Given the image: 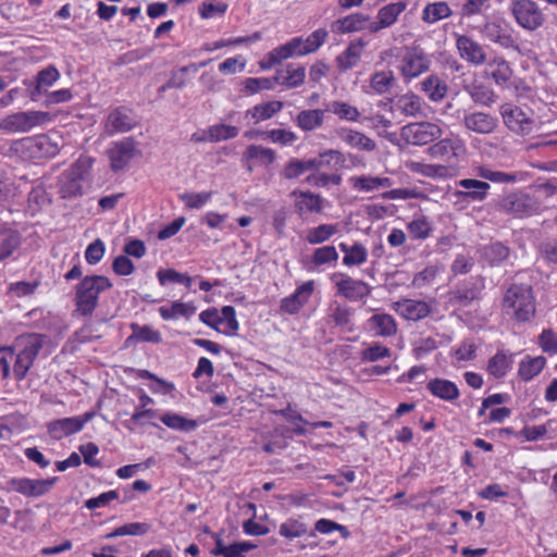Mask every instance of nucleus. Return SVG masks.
I'll return each instance as SVG.
<instances>
[{"instance_id": "f257e3e1", "label": "nucleus", "mask_w": 557, "mask_h": 557, "mask_svg": "<svg viewBox=\"0 0 557 557\" xmlns=\"http://www.w3.org/2000/svg\"><path fill=\"white\" fill-rule=\"evenodd\" d=\"M63 147V138L57 133L41 134L23 138L14 144V149L25 159L52 158Z\"/></svg>"}, {"instance_id": "f03ea898", "label": "nucleus", "mask_w": 557, "mask_h": 557, "mask_svg": "<svg viewBox=\"0 0 557 557\" xmlns=\"http://www.w3.org/2000/svg\"><path fill=\"white\" fill-rule=\"evenodd\" d=\"M505 313L518 322L529 321L535 313L534 297L528 285L510 286L503 300Z\"/></svg>"}, {"instance_id": "7ed1b4c3", "label": "nucleus", "mask_w": 557, "mask_h": 557, "mask_svg": "<svg viewBox=\"0 0 557 557\" xmlns=\"http://www.w3.org/2000/svg\"><path fill=\"white\" fill-rule=\"evenodd\" d=\"M111 287L112 284L107 276H85L76 286V311L83 315H90L98 305L99 294Z\"/></svg>"}, {"instance_id": "20e7f679", "label": "nucleus", "mask_w": 557, "mask_h": 557, "mask_svg": "<svg viewBox=\"0 0 557 557\" xmlns=\"http://www.w3.org/2000/svg\"><path fill=\"white\" fill-rule=\"evenodd\" d=\"M496 211L513 218L537 214L540 203L522 190H515L500 196L494 205Z\"/></svg>"}, {"instance_id": "39448f33", "label": "nucleus", "mask_w": 557, "mask_h": 557, "mask_svg": "<svg viewBox=\"0 0 557 557\" xmlns=\"http://www.w3.org/2000/svg\"><path fill=\"white\" fill-rule=\"evenodd\" d=\"M50 121L51 115L48 112L18 111L0 119V131L9 134L27 133Z\"/></svg>"}, {"instance_id": "423d86ee", "label": "nucleus", "mask_w": 557, "mask_h": 557, "mask_svg": "<svg viewBox=\"0 0 557 557\" xmlns=\"http://www.w3.org/2000/svg\"><path fill=\"white\" fill-rule=\"evenodd\" d=\"M431 59L419 46L405 47L399 55L398 71L405 81H411L426 73Z\"/></svg>"}, {"instance_id": "0eeeda50", "label": "nucleus", "mask_w": 557, "mask_h": 557, "mask_svg": "<svg viewBox=\"0 0 557 557\" xmlns=\"http://www.w3.org/2000/svg\"><path fill=\"white\" fill-rule=\"evenodd\" d=\"M510 12L516 23L527 30H536L545 23V14L532 0H512Z\"/></svg>"}, {"instance_id": "6e6552de", "label": "nucleus", "mask_w": 557, "mask_h": 557, "mask_svg": "<svg viewBox=\"0 0 557 557\" xmlns=\"http://www.w3.org/2000/svg\"><path fill=\"white\" fill-rule=\"evenodd\" d=\"M91 166L89 158H79L67 171H65L59 181L60 194L62 198H71L82 194V181Z\"/></svg>"}, {"instance_id": "1a4fd4ad", "label": "nucleus", "mask_w": 557, "mask_h": 557, "mask_svg": "<svg viewBox=\"0 0 557 557\" xmlns=\"http://www.w3.org/2000/svg\"><path fill=\"white\" fill-rule=\"evenodd\" d=\"M442 128L431 122L409 123L400 129L401 138L410 145L424 146L441 138Z\"/></svg>"}, {"instance_id": "9d476101", "label": "nucleus", "mask_w": 557, "mask_h": 557, "mask_svg": "<svg viewBox=\"0 0 557 557\" xmlns=\"http://www.w3.org/2000/svg\"><path fill=\"white\" fill-rule=\"evenodd\" d=\"M57 480V478L38 480L13 478L4 483L3 490L9 493H20L25 497H40L52 488Z\"/></svg>"}, {"instance_id": "9b49d317", "label": "nucleus", "mask_w": 557, "mask_h": 557, "mask_svg": "<svg viewBox=\"0 0 557 557\" xmlns=\"http://www.w3.org/2000/svg\"><path fill=\"white\" fill-rule=\"evenodd\" d=\"M42 348V339L38 335L25 338L24 347L18 354H14L13 372L16 380L21 381L26 376L29 368Z\"/></svg>"}, {"instance_id": "f8f14e48", "label": "nucleus", "mask_w": 557, "mask_h": 557, "mask_svg": "<svg viewBox=\"0 0 557 557\" xmlns=\"http://www.w3.org/2000/svg\"><path fill=\"white\" fill-rule=\"evenodd\" d=\"M500 114L505 125L519 135H528L532 133L535 121L532 114L523 111L521 108L505 103L500 107Z\"/></svg>"}, {"instance_id": "ddd939ff", "label": "nucleus", "mask_w": 557, "mask_h": 557, "mask_svg": "<svg viewBox=\"0 0 557 557\" xmlns=\"http://www.w3.org/2000/svg\"><path fill=\"white\" fill-rule=\"evenodd\" d=\"M113 171L123 170L128 162L140 154L136 141L132 137L115 143L108 151Z\"/></svg>"}, {"instance_id": "4468645a", "label": "nucleus", "mask_w": 557, "mask_h": 557, "mask_svg": "<svg viewBox=\"0 0 557 557\" xmlns=\"http://www.w3.org/2000/svg\"><path fill=\"white\" fill-rule=\"evenodd\" d=\"M456 47L460 58L471 65L481 66L487 61L484 47L467 35L457 36Z\"/></svg>"}, {"instance_id": "2eb2a0df", "label": "nucleus", "mask_w": 557, "mask_h": 557, "mask_svg": "<svg viewBox=\"0 0 557 557\" xmlns=\"http://www.w3.org/2000/svg\"><path fill=\"white\" fill-rule=\"evenodd\" d=\"M457 185L461 189L456 190L455 195L473 202L484 201L491 189V185L487 182L475 178H462Z\"/></svg>"}, {"instance_id": "dca6fc26", "label": "nucleus", "mask_w": 557, "mask_h": 557, "mask_svg": "<svg viewBox=\"0 0 557 557\" xmlns=\"http://www.w3.org/2000/svg\"><path fill=\"white\" fill-rule=\"evenodd\" d=\"M462 151V144L459 140L449 138L442 139L428 149V152L431 157L443 160L447 163V166H451L454 170L455 160Z\"/></svg>"}, {"instance_id": "f3484780", "label": "nucleus", "mask_w": 557, "mask_h": 557, "mask_svg": "<svg viewBox=\"0 0 557 557\" xmlns=\"http://www.w3.org/2000/svg\"><path fill=\"white\" fill-rule=\"evenodd\" d=\"M90 414L82 417L58 419L49 423L48 432L52 438L61 440L62 437L72 435L81 431L85 423L89 420Z\"/></svg>"}, {"instance_id": "a211bd4d", "label": "nucleus", "mask_w": 557, "mask_h": 557, "mask_svg": "<svg viewBox=\"0 0 557 557\" xmlns=\"http://www.w3.org/2000/svg\"><path fill=\"white\" fill-rule=\"evenodd\" d=\"M336 288L338 295L354 301L360 300L371 293V287L367 283L344 274L336 282Z\"/></svg>"}, {"instance_id": "6ab92c4d", "label": "nucleus", "mask_w": 557, "mask_h": 557, "mask_svg": "<svg viewBox=\"0 0 557 557\" xmlns=\"http://www.w3.org/2000/svg\"><path fill=\"white\" fill-rule=\"evenodd\" d=\"M136 120L132 110L121 107L113 110L107 119L106 131L109 134L125 133L136 125Z\"/></svg>"}, {"instance_id": "aec40b11", "label": "nucleus", "mask_w": 557, "mask_h": 557, "mask_svg": "<svg viewBox=\"0 0 557 557\" xmlns=\"http://www.w3.org/2000/svg\"><path fill=\"white\" fill-rule=\"evenodd\" d=\"M463 126L471 132L487 135L497 126V119L485 112H470L463 116Z\"/></svg>"}, {"instance_id": "412c9836", "label": "nucleus", "mask_w": 557, "mask_h": 557, "mask_svg": "<svg viewBox=\"0 0 557 557\" xmlns=\"http://www.w3.org/2000/svg\"><path fill=\"white\" fill-rule=\"evenodd\" d=\"M290 196L296 198L295 211L299 216H302L306 213H321L323 210V199L318 194L293 190Z\"/></svg>"}, {"instance_id": "4be33fe9", "label": "nucleus", "mask_w": 557, "mask_h": 557, "mask_svg": "<svg viewBox=\"0 0 557 557\" xmlns=\"http://www.w3.org/2000/svg\"><path fill=\"white\" fill-rule=\"evenodd\" d=\"M394 309L407 320L418 321L429 315L430 307L425 301L401 299L394 304Z\"/></svg>"}, {"instance_id": "5701e85b", "label": "nucleus", "mask_w": 557, "mask_h": 557, "mask_svg": "<svg viewBox=\"0 0 557 557\" xmlns=\"http://www.w3.org/2000/svg\"><path fill=\"white\" fill-rule=\"evenodd\" d=\"M313 290V283L307 282L299 286L293 295L285 297L281 301V310L289 314L297 313L301 307L308 301Z\"/></svg>"}, {"instance_id": "b1692460", "label": "nucleus", "mask_w": 557, "mask_h": 557, "mask_svg": "<svg viewBox=\"0 0 557 557\" xmlns=\"http://www.w3.org/2000/svg\"><path fill=\"white\" fill-rule=\"evenodd\" d=\"M405 9L406 4L404 2L389 3L383 7L377 13V22L369 24V30L376 33L382 28L393 25Z\"/></svg>"}, {"instance_id": "393cba45", "label": "nucleus", "mask_w": 557, "mask_h": 557, "mask_svg": "<svg viewBox=\"0 0 557 557\" xmlns=\"http://www.w3.org/2000/svg\"><path fill=\"white\" fill-rule=\"evenodd\" d=\"M337 136L351 148L369 152L376 148V144L372 138L351 128L343 127L337 129Z\"/></svg>"}, {"instance_id": "a878e982", "label": "nucleus", "mask_w": 557, "mask_h": 557, "mask_svg": "<svg viewBox=\"0 0 557 557\" xmlns=\"http://www.w3.org/2000/svg\"><path fill=\"white\" fill-rule=\"evenodd\" d=\"M306 77V69L301 65L288 64L286 70L277 71L274 81L288 88H295L304 84Z\"/></svg>"}, {"instance_id": "bb28decb", "label": "nucleus", "mask_w": 557, "mask_h": 557, "mask_svg": "<svg viewBox=\"0 0 557 557\" xmlns=\"http://www.w3.org/2000/svg\"><path fill=\"white\" fill-rule=\"evenodd\" d=\"M364 47V42L362 40L352 41L336 58L337 67L341 72H346L352 67H355L361 58V52Z\"/></svg>"}, {"instance_id": "cd10ccee", "label": "nucleus", "mask_w": 557, "mask_h": 557, "mask_svg": "<svg viewBox=\"0 0 557 557\" xmlns=\"http://www.w3.org/2000/svg\"><path fill=\"white\" fill-rule=\"evenodd\" d=\"M283 107V102L278 100L259 103L247 110L245 116L250 117L255 124H258L274 116Z\"/></svg>"}, {"instance_id": "c85d7f7f", "label": "nucleus", "mask_w": 557, "mask_h": 557, "mask_svg": "<svg viewBox=\"0 0 557 557\" xmlns=\"http://www.w3.org/2000/svg\"><path fill=\"white\" fill-rule=\"evenodd\" d=\"M490 75L496 85L506 88L510 86L513 71L503 58H495L488 63Z\"/></svg>"}, {"instance_id": "c756f323", "label": "nucleus", "mask_w": 557, "mask_h": 557, "mask_svg": "<svg viewBox=\"0 0 557 557\" xmlns=\"http://www.w3.org/2000/svg\"><path fill=\"white\" fill-rule=\"evenodd\" d=\"M426 388L433 396L446 401H453L459 397L457 385L448 380L433 379L428 383Z\"/></svg>"}, {"instance_id": "7c9ffc66", "label": "nucleus", "mask_w": 557, "mask_h": 557, "mask_svg": "<svg viewBox=\"0 0 557 557\" xmlns=\"http://www.w3.org/2000/svg\"><path fill=\"white\" fill-rule=\"evenodd\" d=\"M369 22L368 16L361 14V13H355L348 16H345L344 18H339L335 21L332 24V30L337 33H351V32H358L361 29H369Z\"/></svg>"}, {"instance_id": "2f4dec72", "label": "nucleus", "mask_w": 557, "mask_h": 557, "mask_svg": "<svg viewBox=\"0 0 557 557\" xmlns=\"http://www.w3.org/2000/svg\"><path fill=\"white\" fill-rule=\"evenodd\" d=\"M300 55H306L301 37H295L285 45H282L271 51L272 63L282 62L288 58Z\"/></svg>"}, {"instance_id": "473e14b6", "label": "nucleus", "mask_w": 557, "mask_h": 557, "mask_svg": "<svg viewBox=\"0 0 557 557\" xmlns=\"http://www.w3.org/2000/svg\"><path fill=\"white\" fill-rule=\"evenodd\" d=\"M368 322L376 336L388 337L397 332V324L391 314L377 313L372 315Z\"/></svg>"}, {"instance_id": "72a5a7b5", "label": "nucleus", "mask_w": 557, "mask_h": 557, "mask_svg": "<svg viewBox=\"0 0 557 557\" xmlns=\"http://www.w3.org/2000/svg\"><path fill=\"white\" fill-rule=\"evenodd\" d=\"M325 110L309 109L300 111L296 116V124L305 132H311L322 126Z\"/></svg>"}, {"instance_id": "f704fd0d", "label": "nucleus", "mask_w": 557, "mask_h": 557, "mask_svg": "<svg viewBox=\"0 0 557 557\" xmlns=\"http://www.w3.org/2000/svg\"><path fill=\"white\" fill-rule=\"evenodd\" d=\"M421 90L430 100L436 102L446 96L448 87L437 75H430L421 82Z\"/></svg>"}, {"instance_id": "c9c22d12", "label": "nucleus", "mask_w": 557, "mask_h": 557, "mask_svg": "<svg viewBox=\"0 0 557 557\" xmlns=\"http://www.w3.org/2000/svg\"><path fill=\"white\" fill-rule=\"evenodd\" d=\"M243 158L248 161L256 160L260 165L269 166L275 161L276 152L273 149L263 146L249 145L246 148Z\"/></svg>"}, {"instance_id": "e433bc0d", "label": "nucleus", "mask_w": 557, "mask_h": 557, "mask_svg": "<svg viewBox=\"0 0 557 557\" xmlns=\"http://www.w3.org/2000/svg\"><path fill=\"white\" fill-rule=\"evenodd\" d=\"M355 189L360 191H373L380 188H387L392 186V180L388 177H377L361 175L351 178Z\"/></svg>"}, {"instance_id": "4c0bfd02", "label": "nucleus", "mask_w": 557, "mask_h": 557, "mask_svg": "<svg viewBox=\"0 0 557 557\" xmlns=\"http://www.w3.org/2000/svg\"><path fill=\"white\" fill-rule=\"evenodd\" d=\"M396 84L393 71H380L371 75L370 87L379 95L389 92Z\"/></svg>"}, {"instance_id": "58836bf2", "label": "nucleus", "mask_w": 557, "mask_h": 557, "mask_svg": "<svg viewBox=\"0 0 557 557\" xmlns=\"http://www.w3.org/2000/svg\"><path fill=\"white\" fill-rule=\"evenodd\" d=\"M494 28L497 30V36L493 37V41L499 45L504 49H512L521 55H528L531 50L520 45L511 33L502 28L499 25H495Z\"/></svg>"}, {"instance_id": "ea45409f", "label": "nucleus", "mask_w": 557, "mask_h": 557, "mask_svg": "<svg viewBox=\"0 0 557 557\" xmlns=\"http://www.w3.org/2000/svg\"><path fill=\"white\" fill-rule=\"evenodd\" d=\"M396 108L406 116H417L422 113V100L419 96L407 92L397 99Z\"/></svg>"}, {"instance_id": "a19ab883", "label": "nucleus", "mask_w": 557, "mask_h": 557, "mask_svg": "<svg viewBox=\"0 0 557 557\" xmlns=\"http://www.w3.org/2000/svg\"><path fill=\"white\" fill-rule=\"evenodd\" d=\"M20 244L21 237L16 231L9 228L0 230V261L9 258Z\"/></svg>"}, {"instance_id": "79ce46f5", "label": "nucleus", "mask_w": 557, "mask_h": 557, "mask_svg": "<svg viewBox=\"0 0 557 557\" xmlns=\"http://www.w3.org/2000/svg\"><path fill=\"white\" fill-rule=\"evenodd\" d=\"M196 311L193 304L175 301L170 307H160L159 313L164 320L176 319L178 317L189 318Z\"/></svg>"}, {"instance_id": "37998d69", "label": "nucleus", "mask_w": 557, "mask_h": 557, "mask_svg": "<svg viewBox=\"0 0 557 557\" xmlns=\"http://www.w3.org/2000/svg\"><path fill=\"white\" fill-rule=\"evenodd\" d=\"M325 111H330L337 115L341 120L350 122L358 121L360 116L359 110L344 101H332L326 104Z\"/></svg>"}, {"instance_id": "c03bdc74", "label": "nucleus", "mask_w": 557, "mask_h": 557, "mask_svg": "<svg viewBox=\"0 0 557 557\" xmlns=\"http://www.w3.org/2000/svg\"><path fill=\"white\" fill-rule=\"evenodd\" d=\"M338 232V226L335 224H321L317 227L308 230L306 240L311 245H318L330 239Z\"/></svg>"}, {"instance_id": "a18cd8bd", "label": "nucleus", "mask_w": 557, "mask_h": 557, "mask_svg": "<svg viewBox=\"0 0 557 557\" xmlns=\"http://www.w3.org/2000/svg\"><path fill=\"white\" fill-rule=\"evenodd\" d=\"M545 363V358L541 356L522 360L519 366V375L522 380L530 381L543 370Z\"/></svg>"}, {"instance_id": "49530a36", "label": "nucleus", "mask_w": 557, "mask_h": 557, "mask_svg": "<svg viewBox=\"0 0 557 557\" xmlns=\"http://www.w3.org/2000/svg\"><path fill=\"white\" fill-rule=\"evenodd\" d=\"M160 420L170 429L185 432L193 431L198 426L196 420L186 419L177 413H164Z\"/></svg>"}, {"instance_id": "de8ad7c7", "label": "nucleus", "mask_w": 557, "mask_h": 557, "mask_svg": "<svg viewBox=\"0 0 557 557\" xmlns=\"http://www.w3.org/2000/svg\"><path fill=\"white\" fill-rule=\"evenodd\" d=\"M478 176L485 181H490L498 184H513L518 180L517 173H506L502 171H495L486 166H480L478 169Z\"/></svg>"}, {"instance_id": "09e8293b", "label": "nucleus", "mask_w": 557, "mask_h": 557, "mask_svg": "<svg viewBox=\"0 0 557 557\" xmlns=\"http://www.w3.org/2000/svg\"><path fill=\"white\" fill-rule=\"evenodd\" d=\"M239 133V129L236 126L226 125L223 123L214 124L208 127V137L209 141L218 143L222 140H227L231 138H235Z\"/></svg>"}, {"instance_id": "8fccbe9b", "label": "nucleus", "mask_w": 557, "mask_h": 557, "mask_svg": "<svg viewBox=\"0 0 557 557\" xmlns=\"http://www.w3.org/2000/svg\"><path fill=\"white\" fill-rule=\"evenodd\" d=\"M451 15V10L446 2L428 4L423 10V20L428 23H435Z\"/></svg>"}, {"instance_id": "3c124183", "label": "nucleus", "mask_w": 557, "mask_h": 557, "mask_svg": "<svg viewBox=\"0 0 557 557\" xmlns=\"http://www.w3.org/2000/svg\"><path fill=\"white\" fill-rule=\"evenodd\" d=\"M467 91L470 98L478 104L490 107L495 101L494 91L482 84L472 85L467 88Z\"/></svg>"}, {"instance_id": "603ef678", "label": "nucleus", "mask_w": 557, "mask_h": 557, "mask_svg": "<svg viewBox=\"0 0 557 557\" xmlns=\"http://www.w3.org/2000/svg\"><path fill=\"white\" fill-rule=\"evenodd\" d=\"M411 169L431 177H445L451 175L454 169L445 164L413 163Z\"/></svg>"}, {"instance_id": "864d4df0", "label": "nucleus", "mask_w": 557, "mask_h": 557, "mask_svg": "<svg viewBox=\"0 0 557 557\" xmlns=\"http://www.w3.org/2000/svg\"><path fill=\"white\" fill-rule=\"evenodd\" d=\"M407 230L412 238L425 239L426 237L430 236L432 226L429 220L425 216L421 215L414 218L411 222H409L407 225Z\"/></svg>"}, {"instance_id": "5fc2aeb1", "label": "nucleus", "mask_w": 557, "mask_h": 557, "mask_svg": "<svg viewBox=\"0 0 557 557\" xmlns=\"http://www.w3.org/2000/svg\"><path fill=\"white\" fill-rule=\"evenodd\" d=\"M511 360L504 354L497 352L487 364V371L495 377H503L509 370Z\"/></svg>"}, {"instance_id": "6e6d98bb", "label": "nucleus", "mask_w": 557, "mask_h": 557, "mask_svg": "<svg viewBox=\"0 0 557 557\" xmlns=\"http://www.w3.org/2000/svg\"><path fill=\"white\" fill-rule=\"evenodd\" d=\"M324 158H329L331 160H335L336 162L343 161V154L338 150L329 149L324 152H321L318 158L302 160L306 171L311 170H320L324 166Z\"/></svg>"}, {"instance_id": "4d7b16f0", "label": "nucleus", "mask_w": 557, "mask_h": 557, "mask_svg": "<svg viewBox=\"0 0 557 557\" xmlns=\"http://www.w3.org/2000/svg\"><path fill=\"white\" fill-rule=\"evenodd\" d=\"M368 250L361 243H355L349 248L348 256H344L343 263L347 267L360 265L367 261Z\"/></svg>"}, {"instance_id": "13d9d810", "label": "nucleus", "mask_w": 557, "mask_h": 557, "mask_svg": "<svg viewBox=\"0 0 557 557\" xmlns=\"http://www.w3.org/2000/svg\"><path fill=\"white\" fill-rule=\"evenodd\" d=\"M307 532V525L295 519H289L280 525V534L287 539L300 537Z\"/></svg>"}, {"instance_id": "bf43d9fd", "label": "nucleus", "mask_w": 557, "mask_h": 557, "mask_svg": "<svg viewBox=\"0 0 557 557\" xmlns=\"http://www.w3.org/2000/svg\"><path fill=\"white\" fill-rule=\"evenodd\" d=\"M133 337L137 341L145 343H154L158 344L162 341V336L159 331L152 329L151 326L144 325L138 326L133 324Z\"/></svg>"}, {"instance_id": "052dcab7", "label": "nucleus", "mask_w": 557, "mask_h": 557, "mask_svg": "<svg viewBox=\"0 0 557 557\" xmlns=\"http://www.w3.org/2000/svg\"><path fill=\"white\" fill-rule=\"evenodd\" d=\"M479 297V289L475 286L461 287L454 290L450 300L460 305L468 306Z\"/></svg>"}, {"instance_id": "680f3d73", "label": "nucleus", "mask_w": 557, "mask_h": 557, "mask_svg": "<svg viewBox=\"0 0 557 557\" xmlns=\"http://www.w3.org/2000/svg\"><path fill=\"white\" fill-rule=\"evenodd\" d=\"M306 183L314 187H325L329 184L339 185L342 177L338 174H326L315 172L306 177Z\"/></svg>"}, {"instance_id": "e2e57ef3", "label": "nucleus", "mask_w": 557, "mask_h": 557, "mask_svg": "<svg viewBox=\"0 0 557 557\" xmlns=\"http://www.w3.org/2000/svg\"><path fill=\"white\" fill-rule=\"evenodd\" d=\"M212 197L211 191L184 193L180 196L186 207L190 209L202 208Z\"/></svg>"}, {"instance_id": "0e129e2a", "label": "nucleus", "mask_w": 557, "mask_h": 557, "mask_svg": "<svg viewBox=\"0 0 557 557\" xmlns=\"http://www.w3.org/2000/svg\"><path fill=\"white\" fill-rule=\"evenodd\" d=\"M509 256V249L502 243H494L484 248V257L492 263L496 264L504 261Z\"/></svg>"}, {"instance_id": "69168bd1", "label": "nucleus", "mask_w": 557, "mask_h": 557, "mask_svg": "<svg viewBox=\"0 0 557 557\" xmlns=\"http://www.w3.org/2000/svg\"><path fill=\"white\" fill-rule=\"evenodd\" d=\"M327 32L324 28H319L311 33L306 39H302L306 54L318 50L325 41Z\"/></svg>"}, {"instance_id": "338daca9", "label": "nucleus", "mask_w": 557, "mask_h": 557, "mask_svg": "<svg viewBox=\"0 0 557 557\" xmlns=\"http://www.w3.org/2000/svg\"><path fill=\"white\" fill-rule=\"evenodd\" d=\"M338 259V253L334 246H323L317 248L312 255V262L315 265H322L330 263L332 261H336Z\"/></svg>"}, {"instance_id": "774afa93", "label": "nucleus", "mask_w": 557, "mask_h": 557, "mask_svg": "<svg viewBox=\"0 0 557 557\" xmlns=\"http://www.w3.org/2000/svg\"><path fill=\"white\" fill-rule=\"evenodd\" d=\"M264 138L271 139L273 143L281 145H289L297 140V135L292 131L286 129H271L262 132Z\"/></svg>"}]
</instances>
